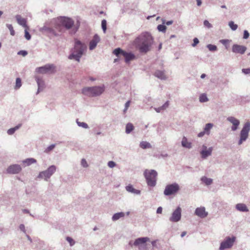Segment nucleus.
I'll return each instance as SVG.
<instances>
[{"instance_id": "obj_1", "label": "nucleus", "mask_w": 250, "mask_h": 250, "mask_svg": "<svg viewBox=\"0 0 250 250\" xmlns=\"http://www.w3.org/2000/svg\"><path fill=\"white\" fill-rule=\"evenodd\" d=\"M74 24V21L70 18L61 17L56 21L54 28H48L46 29L48 36L50 37L59 36L63 31L64 27L70 29Z\"/></svg>"}, {"instance_id": "obj_2", "label": "nucleus", "mask_w": 250, "mask_h": 250, "mask_svg": "<svg viewBox=\"0 0 250 250\" xmlns=\"http://www.w3.org/2000/svg\"><path fill=\"white\" fill-rule=\"evenodd\" d=\"M153 42V38L148 32L142 33L134 41L135 44L142 53H146L150 50Z\"/></svg>"}, {"instance_id": "obj_3", "label": "nucleus", "mask_w": 250, "mask_h": 250, "mask_svg": "<svg viewBox=\"0 0 250 250\" xmlns=\"http://www.w3.org/2000/svg\"><path fill=\"white\" fill-rule=\"evenodd\" d=\"M86 49V46L78 40H75L74 51L70 55L69 59H74L79 62L80 59L83 54L84 50Z\"/></svg>"}, {"instance_id": "obj_4", "label": "nucleus", "mask_w": 250, "mask_h": 250, "mask_svg": "<svg viewBox=\"0 0 250 250\" xmlns=\"http://www.w3.org/2000/svg\"><path fill=\"white\" fill-rule=\"evenodd\" d=\"M104 91V85L101 86L87 87L83 88L82 90V93L84 95L94 97L100 95Z\"/></svg>"}, {"instance_id": "obj_5", "label": "nucleus", "mask_w": 250, "mask_h": 250, "mask_svg": "<svg viewBox=\"0 0 250 250\" xmlns=\"http://www.w3.org/2000/svg\"><path fill=\"white\" fill-rule=\"evenodd\" d=\"M148 186L154 187L156 183L157 172L154 170L146 169L144 173Z\"/></svg>"}, {"instance_id": "obj_6", "label": "nucleus", "mask_w": 250, "mask_h": 250, "mask_svg": "<svg viewBox=\"0 0 250 250\" xmlns=\"http://www.w3.org/2000/svg\"><path fill=\"white\" fill-rule=\"evenodd\" d=\"M113 54L116 56L119 57L120 55H122L125 58V61L126 62H128L129 61L133 60L135 59V55L132 53H127L120 48L115 49L113 51Z\"/></svg>"}, {"instance_id": "obj_7", "label": "nucleus", "mask_w": 250, "mask_h": 250, "mask_svg": "<svg viewBox=\"0 0 250 250\" xmlns=\"http://www.w3.org/2000/svg\"><path fill=\"white\" fill-rule=\"evenodd\" d=\"M180 190V187L178 184L173 183L167 185L164 191L165 195L169 196L175 195Z\"/></svg>"}, {"instance_id": "obj_8", "label": "nucleus", "mask_w": 250, "mask_h": 250, "mask_svg": "<svg viewBox=\"0 0 250 250\" xmlns=\"http://www.w3.org/2000/svg\"><path fill=\"white\" fill-rule=\"evenodd\" d=\"M250 130V123L247 122L245 124L240 132V139L238 144L240 145L243 141H245L248 138L249 132Z\"/></svg>"}, {"instance_id": "obj_9", "label": "nucleus", "mask_w": 250, "mask_h": 250, "mask_svg": "<svg viewBox=\"0 0 250 250\" xmlns=\"http://www.w3.org/2000/svg\"><path fill=\"white\" fill-rule=\"evenodd\" d=\"M56 168L55 166H51L48 167V168L43 171L40 173L39 177L41 178H43L45 180H47L50 176L55 172Z\"/></svg>"}, {"instance_id": "obj_10", "label": "nucleus", "mask_w": 250, "mask_h": 250, "mask_svg": "<svg viewBox=\"0 0 250 250\" xmlns=\"http://www.w3.org/2000/svg\"><path fill=\"white\" fill-rule=\"evenodd\" d=\"M235 240V237H232V238H230L229 237H227L224 241L221 243L219 248L220 250H223L226 249L231 248Z\"/></svg>"}, {"instance_id": "obj_11", "label": "nucleus", "mask_w": 250, "mask_h": 250, "mask_svg": "<svg viewBox=\"0 0 250 250\" xmlns=\"http://www.w3.org/2000/svg\"><path fill=\"white\" fill-rule=\"evenodd\" d=\"M181 218V208L178 207L172 213L169 220L172 222H177L180 220Z\"/></svg>"}, {"instance_id": "obj_12", "label": "nucleus", "mask_w": 250, "mask_h": 250, "mask_svg": "<svg viewBox=\"0 0 250 250\" xmlns=\"http://www.w3.org/2000/svg\"><path fill=\"white\" fill-rule=\"evenodd\" d=\"M247 50V47L243 45L234 44L232 47V51L235 53L243 54Z\"/></svg>"}, {"instance_id": "obj_13", "label": "nucleus", "mask_w": 250, "mask_h": 250, "mask_svg": "<svg viewBox=\"0 0 250 250\" xmlns=\"http://www.w3.org/2000/svg\"><path fill=\"white\" fill-rule=\"evenodd\" d=\"M21 170V167L19 165H12L7 169V172L10 174H17Z\"/></svg>"}, {"instance_id": "obj_14", "label": "nucleus", "mask_w": 250, "mask_h": 250, "mask_svg": "<svg viewBox=\"0 0 250 250\" xmlns=\"http://www.w3.org/2000/svg\"><path fill=\"white\" fill-rule=\"evenodd\" d=\"M38 72L41 73H52L54 71V67L53 65H46L38 68Z\"/></svg>"}, {"instance_id": "obj_15", "label": "nucleus", "mask_w": 250, "mask_h": 250, "mask_svg": "<svg viewBox=\"0 0 250 250\" xmlns=\"http://www.w3.org/2000/svg\"><path fill=\"white\" fill-rule=\"evenodd\" d=\"M202 147L203 150L201 151V156L202 158L205 159L211 154L212 147H209L207 149V146L205 145H203Z\"/></svg>"}, {"instance_id": "obj_16", "label": "nucleus", "mask_w": 250, "mask_h": 250, "mask_svg": "<svg viewBox=\"0 0 250 250\" xmlns=\"http://www.w3.org/2000/svg\"><path fill=\"white\" fill-rule=\"evenodd\" d=\"M195 214L201 218H205L208 215V212L206 211L204 207L198 208L196 209Z\"/></svg>"}, {"instance_id": "obj_17", "label": "nucleus", "mask_w": 250, "mask_h": 250, "mask_svg": "<svg viewBox=\"0 0 250 250\" xmlns=\"http://www.w3.org/2000/svg\"><path fill=\"white\" fill-rule=\"evenodd\" d=\"M227 119L233 125L231 127L232 130H236L240 124L239 121L233 117H229Z\"/></svg>"}, {"instance_id": "obj_18", "label": "nucleus", "mask_w": 250, "mask_h": 250, "mask_svg": "<svg viewBox=\"0 0 250 250\" xmlns=\"http://www.w3.org/2000/svg\"><path fill=\"white\" fill-rule=\"evenodd\" d=\"M100 42V38L97 35H95L93 39L90 41L89 43V49L90 50H93L94 49L97 43Z\"/></svg>"}, {"instance_id": "obj_19", "label": "nucleus", "mask_w": 250, "mask_h": 250, "mask_svg": "<svg viewBox=\"0 0 250 250\" xmlns=\"http://www.w3.org/2000/svg\"><path fill=\"white\" fill-rule=\"evenodd\" d=\"M16 20L18 23L23 27L27 28V25L26 24V20L22 18L20 15H17L16 16Z\"/></svg>"}, {"instance_id": "obj_20", "label": "nucleus", "mask_w": 250, "mask_h": 250, "mask_svg": "<svg viewBox=\"0 0 250 250\" xmlns=\"http://www.w3.org/2000/svg\"><path fill=\"white\" fill-rule=\"evenodd\" d=\"M149 240V238L147 237H142L139 238L135 241L134 245L135 246H138L141 244H144Z\"/></svg>"}, {"instance_id": "obj_21", "label": "nucleus", "mask_w": 250, "mask_h": 250, "mask_svg": "<svg viewBox=\"0 0 250 250\" xmlns=\"http://www.w3.org/2000/svg\"><path fill=\"white\" fill-rule=\"evenodd\" d=\"M236 209L240 211L243 212H247L249 211L248 208H247L246 205L244 204H238L236 205Z\"/></svg>"}, {"instance_id": "obj_22", "label": "nucleus", "mask_w": 250, "mask_h": 250, "mask_svg": "<svg viewBox=\"0 0 250 250\" xmlns=\"http://www.w3.org/2000/svg\"><path fill=\"white\" fill-rule=\"evenodd\" d=\"M155 76L159 79L164 80L166 79V76L163 71L157 70L155 72Z\"/></svg>"}, {"instance_id": "obj_23", "label": "nucleus", "mask_w": 250, "mask_h": 250, "mask_svg": "<svg viewBox=\"0 0 250 250\" xmlns=\"http://www.w3.org/2000/svg\"><path fill=\"white\" fill-rule=\"evenodd\" d=\"M182 145L183 147L190 148L191 147V144L188 141L187 139L184 137L182 141Z\"/></svg>"}, {"instance_id": "obj_24", "label": "nucleus", "mask_w": 250, "mask_h": 250, "mask_svg": "<svg viewBox=\"0 0 250 250\" xmlns=\"http://www.w3.org/2000/svg\"><path fill=\"white\" fill-rule=\"evenodd\" d=\"M140 146L143 149L151 148V145L149 143L146 141L141 142Z\"/></svg>"}, {"instance_id": "obj_25", "label": "nucleus", "mask_w": 250, "mask_h": 250, "mask_svg": "<svg viewBox=\"0 0 250 250\" xmlns=\"http://www.w3.org/2000/svg\"><path fill=\"white\" fill-rule=\"evenodd\" d=\"M126 189L127 191L129 192H131L136 194H139L140 193V190L134 189L131 185L126 186Z\"/></svg>"}, {"instance_id": "obj_26", "label": "nucleus", "mask_w": 250, "mask_h": 250, "mask_svg": "<svg viewBox=\"0 0 250 250\" xmlns=\"http://www.w3.org/2000/svg\"><path fill=\"white\" fill-rule=\"evenodd\" d=\"M125 216V213L124 212H119L115 213L112 217V220L113 221H116L118 220L119 218L121 217H123Z\"/></svg>"}, {"instance_id": "obj_27", "label": "nucleus", "mask_w": 250, "mask_h": 250, "mask_svg": "<svg viewBox=\"0 0 250 250\" xmlns=\"http://www.w3.org/2000/svg\"><path fill=\"white\" fill-rule=\"evenodd\" d=\"M134 126L132 124L128 123L126 125L125 132L127 134L130 133L134 129Z\"/></svg>"}, {"instance_id": "obj_28", "label": "nucleus", "mask_w": 250, "mask_h": 250, "mask_svg": "<svg viewBox=\"0 0 250 250\" xmlns=\"http://www.w3.org/2000/svg\"><path fill=\"white\" fill-rule=\"evenodd\" d=\"M201 180L205 183L207 185H209L212 183V180L210 178H208L205 176L201 178Z\"/></svg>"}, {"instance_id": "obj_29", "label": "nucleus", "mask_w": 250, "mask_h": 250, "mask_svg": "<svg viewBox=\"0 0 250 250\" xmlns=\"http://www.w3.org/2000/svg\"><path fill=\"white\" fill-rule=\"evenodd\" d=\"M36 162V160L33 158H28L23 161V163L26 164L27 166H29L33 163H35Z\"/></svg>"}, {"instance_id": "obj_30", "label": "nucleus", "mask_w": 250, "mask_h": 250, "mask_svg": "<svg viewBox=\"0 0 250 250\" xmlns=\"http://www.w3.org/2000/svg\"><path fill=\"white\" fill-rule=\"evenodd\" d=\"M213 126V125L211 123H208L206 124L205 127L204 128V131L206 132V134L208 135L209 134V130Z\"/></svg>"}, {"instance_id": "obj_31", "label": "nucleus", "mask_w": 250, "mask_h": 250, "mask_svg": "<svg viewBox=\"0 0 250 250\" xmlns=\"http://www.w3.org/2000/svg\"><path fill=\"white\" fill-rule=\"evenodd\" d=\"M20 126H21V125H17V126H15V127L11 128L8 129V131H7V133L9 135L13 134L16 130H17L19 128V127Z\"/></svg>"}, {"instance_id": "obj_32", "label": "nucleus", "mask_w": 250, "mask_h": 250, "mask_svg": "<svg viewBox=\"0 0 250 250\" xmlns=\"http://www.w3.org/2000/svg\"><path fill=\"white\" fill-rule=\"evenodd\" d=\"M168 105H169L168 102L167 101V102H166L165 103V104L163 106H162L160 107H159L158 108L156 109V111L158 112H160V111L161 110H164V109H166L168 106Z\"/></svg>"}, {"instance_id": "obj_33", "label": "nucleus", "mask_w": 250, "mask_h": 250, "mask_svg": "<svg viewBox=\"0 0 250 250\" xmlns=\"http://www.w3.org/2000/svg\"><path fill=\"white\" fill-rule=\"evenodd\" d=\"M199 100L200 102L202 103L207 102L208 101V99L206 95L205 94H203L200 96Z\"/></svg>"}, {"instance_id": "obj_34", "label": "nucleus", "mask_w": 250, "mask_h": 250, "mask_svg": "<svg viewBox=\"0 0 250 250\" xmlns=\"http://www.w3.org/2000/svg\"><path fill=\"white\" fill-rule=\"evenodd\" d=\"M21 86V81L19 78L16 79L15 88L18 89Z\"/></svg>"}, {"instance_id": "obj_35", "label": "nucleus", "mask_w": 250, "mask_h": 250, "mask_svg": "<svg viewBox=\"0 0 250 250\" xmlns=\"http://www.w3.org/2000/svg\"><path fill=\"white\" fill-rule=\"evenodd\" d=\"M229 27H230V28L232 30H236L238 27L237 25L236 24H234V23L232 21H229Z\"/></svg>"}, {"instance_id": "obj_36", "label": "nucleus", "mask_w": 250, "mask_h": 250, "mask_svg": "<svg viewBox=\"0 0 250 250\" xmlns=\"http://www.w3.org/2000/svg\"><path fill=\"white\" fill-rule=\"evenodd\" d=\"M220 42L226 46L227 49H228V45L230 42V41L229 40H221Z\"/></svg>"}, {"instance_id": "obj_37", "label": "nucleus", "mask_w": 250, "mask_h": 250, "mask_svg": "<svg viewBox=\"0 0 250 250\" xmlns=\"http://www.w3.org/2000/svg\"><path fill=\"white\" fill-rule=\"evenodd\" d=\"M157 29L159 31L165 32L167 29V27L165 25L163 24H160L158 26Z\"/></svg>"}, {"instance_id": "obj_38", "label": "nucleus", "mask_w": 250, "mask_h": 250, "mask_svg": "<svg viewBox=\"0 0 250 250\" xmlns=\"http://www.w3.org/2000/svg\"><path fill=\"white\" fill-rule=\"evenodd\" d=\"M77 124L79 126H81V127H82L83 128H87L88 127V125L86 123H85L80 122H79L77 120Z\"/></svg>"}, {"instance_id": "obj_39", "label": "nucleus", "mask_w": 250, "mask_h": 250, "mask_svg": "<svg viewBox=\"0 0 250 250\" xmlns=\"http://www.w3.org/2000/svg\"><path fill=\"white\" fill-rule=\"evenodd\" d=\"M7 27L10 30V34L12 36H14L15 35V31H14V30L13 29L12 25L11 24H7Z\"/></svg>"}, {"instance_id": "obj_40", "label": "nucleus", "mask_w": 250, "mask_h": 250, "mask_svg": "<svg viewBox=\"0 0 250 250\" xmlns=\"http://www.w3.org/2000/svg\"><path fill=\"white\" fill-rule=\"evenodd\" d=\"M28 27H27V28H25V38L27 40H29L31 39V36L29 32H28Z\"/></svg>"}, {"instance_id": "obj_41", "label": "nucleus", "mask_w": 250, "mask_h": 250, "mask_svg": "<svg viewBox=\"0 0 250 250\" xmlns=\"http://www.w3.org/2000/svg\"><path fill=\"white\" fill-rule=\"evenodd\" d=\"M208 49L211 51H216L217 50L216 46L212 44H208L207 45Z\"/></svg>"}, {"instance_id": "obj_42", "label": "nucleus", "mask_w": 250, "mask_h": 250, "mask_svg": "<svg viewBox=\"0 0 250 250\" xmlns=\"http://www.w3.org/2000/svg\"><path fill=\"white\" fill-rule=\"evenodd\" d=\"M102 27L104 32H105L106 30V21L105 20H103L102 21Z\"/></svg>"}, {"instance_id": "obj_43", "label": "nucleus", "mask_w": 250, "mask_h": 250, "mask_svg": "<svg viewBox=\"0 0 250 250\" xmlns=\"http://www.w3.org/2000/svg\"><path fill=\"white\" fill-rule=\"evenodd\" d=\"M55 146V145H50V146H49L48 147H47L45 149L44 152H46V153L49 152L50 151H51L52 150H53L54 149Z\"/></svg>"}, {"instance_id": "obj_44", "label": "nucleus", "mask_w": 250, "mask_h": 250, "mask_svg": "<svg viewBox=\"0 0 250 250\" xmlns=\"http://www.w3.org/2000/svg\"><path fill=\"white\" fill-rule=\"evenodd\" d=\"M66 240L69 243L70 246H73L75 244V241L70 237H66Z\"/></svg>"}, {"instance_id": "obj_45", "label": "nucleus", "mask_w": 250, "mask_h": 250, "mask_svg": "<svg viewBox=\"0 0 250 250\" xmlns=\"http://www.w3.org/2000/svg\"><path fill=\"white\" fill-rule=\"evenodd\" d=\"M204 24L205 26L209 28L212 27L211 24L209 22V21L207 20H205L204 22Z\"/></svg>"}, {"instance_id": "obj_46", "label": "nucleus", "mask_w": 250, "mask_h": 250, "mask_svg": "<svg viewBox=\"0 0 250 250\" xmlns=\"http://www.w3.org/2000/svg\"><path fill=\"white\" fill-rule=\"evenodd\" d=\"M81 164L84 167H88V165L86 160L84 159H83L81 161Z\"/></svg>"}, {"instance_id": "obj_47", "label": "nucleus", "mask_w": 250, "mask_h": 250, "mask_svg": "<svg viewBox=\"0 0 250 250\" xmlns=\"http://www.w3.org/2000/svg\"><path fill=\"white\" fill-rule=\"evenodd\" d=\"M116 165V164L113 161H109L108 163V166L111 168L114 167Z\"/></svg>"}, {"instance_id": "obj_48", "label": "nucleus", "mask_w": 250, "mask_h": 250, "mask_svg": "<svg viewBox=\"0 0 250 250\" xmlns=\"http://www.w3.org/2000/svg\"><path fill=\"white\" fill-rule=\"evenodd\" d=\"M19 55H21L22 56H25L27 54V52L24 50H21L19 51L18 53Z\"/></svg>"}, {"instance_id": "obj_49", "label": "nucleus", "mask_w": 250, "mask_h": 250, "mask_svg": "<svg viewBox=\"0 0 250 250\" xmlns=\"http://www.w3.org/2000/svg\"><path fill=\"white\" fill-rule=\"evenodd\" d=\"M242 72L245 74H248L250 73V68H244L242 69Z\"/></svg>"}, {"instance_id": "obj_50", "label": "nucleus", "mask_w": 250, "mask_h": 250, "mask_svg": "<svg viewBox=\"0 0 250 250\" xmlns=\"http://www.w3.org/2000/svg\"><path fill=\"white\" fill-rule=\"evenodd\" d=\"M249 37V33L247 30H245L244 32V36L243 38L245 39H247Z\"/></svg>"}, {"instance_id": "obj_51", "label": "nucleus", "mask_w": 250, "mask_h": 250, "mask_svg": "<svg viewBox=\"0 0 250 250\" xmlns=\"http://www.w3.org/2000/svg\"><path fill=\"white\" fill-rule=\"evenodd\" d=\"M199 42L198 39L196 38H195L193 39V43H192V45L194 47L199 43Z\"/></svg>"}, {"instance_id": "obj_52", "label": "nucleus", "mask_w": 250, "mask_h": 250, "mask_svg": "<svg viewBox=\"0 0 250 250\" xmlns=\"http://www.w3.org/2000/svg\"><path fill=\"white\" fill-rule=\"evenodd\" d=\"M130 101H127L125 104V111L127 109V108H128V107L129 106V105H130Z\"/></svg>"}, {"instance_id": "obj_53", "label": "nucleus", "mask_w": 250, "mask_h": 250, "mask_svg": "<svg viewBox=\"0 0 250 250\" xmlns=\"http://www.w3.org/2000/svg\"><path fill=\"white\" fill-rule=\"evenodd\" d=\"M205 133H206V132L205 131L201 132L198 134V136L199 137H201L203 136Z\"/></svg>"}, {"instance_id": "obj_54", "label": "nucleus", "mask_w": 250, "mask_h": 250, "mask_svg": "<svg viewBox=\"0 0 250 250\" xmlns=\"http://www.w3.org/2000/svg\"><path fill=\"white\" fill-rule=\"evenodd\" d=\"M162 212V208L161 207H159L157 209V213H161Z\"/></svg>"}, {"instance_id": "obj_55", "label": "nucleus", "mask_w": 250, "mask_h": 250, "mask_svg": "<svg viewBox=\"0 0 250 250\" xmlns=\"http://www.w3.org/2000/svg\"><path fill=\"white\" fill-rule=\"evenodd\" d=\"M20 228L21 230L24 231V226L23 225H22V224L20 226Z\"/></svg>"}, {"instance_id": "obj_56", "label": "nucleus", "mask_w": 250, "mask_h": 250, "mask_svg": "<svg viewBox=\"0 0 250 250\" xmlns=\"http://www.w3.org/2000/svg\"><path fill=\"white\" fill-rule=\"evenodd\" d=\"M172 23H173V21H168L166 22V24L167 25H169L172 24Z\"/></svg>"}, {"instance_id": "obj_57", "label": "nucleus", "mask_w": 250, "mask_h": 250, "mask_svg": "<svg viewBox=\"0 0 250 250\" xmlns=\"http://www.w3.org/2000/svg\"><path fill=\"white\" fill-rule=\"evenodd\" d=\"M197 4L198 6H200L202 4V1L201 0H196Z\"/></svg>"}, {"instance_id": "obj_58", "label": "nucleus", "mask_w": 250, "mask_h": 250, "mask_svg": "<svg viewBox=\"0 0 250 250\" xmlns=\"http://www.w3.org/2000/svg\"><path fill=\"white\" fill-rule=\"evenodd\" d=\"M186 234H187L186 231H183L182 232L181 236L182 237H183L184 236H185L186 235Z\"/></svg>"}, {"instance_id": "obj_59", "label": "nucleus", "mask_w": 250, "mask_h": 250, "mask_svg": "<svg viewBox=\"0 0 250 250\" xmlns=\"http://www.w3.org/2000/svg\"><path fill=\"white\" fill-rule=\"evenodd\" d=\"M205 77H206V75H205V74H202V75H201V78L202 79L204 78Z\"/></svg>"}, {"instance_id": "obj_60", "label": "nucleus", "mask_w": 250, "mask_h": 250, "mask_svg": "<svg viewBox=\"0 0 250 250\" xmlns=\"http://www.w3.org/2000/svg\"><path fill=\"white\" fill-rule=\"evenodd\" d=\"M90 80H91V81H95V79H93V78H90Z\"/></svg>"}, {"instance_id": "obj_61", "label": "nucleus", "mask_w": 250, "mask_h": 250, "mask_svg": "<svg viewBox=\"0 0 250 250\" xmlns=\"http://www.w3.org/2000/svg\"><path fill=\"white\" fill-rule=\"evenodd\" d=\"M2 12L1 11H0V17L2 15Z\"/></svg>"}, {"instance_id": "obj_62", "label": "nucleus", "mask_w": 250, "mask_h": 250, "mask_svg": "<svg viewBox=\"0 0 250 250\" xmlns=\"http://www.w3.org/2000/svg\"><path fill=\"white\" fill-rule=\"evenodd\" d=\"M161 47H162V44H160V45H159V49H161Z\"/></svg>"}, {"instance_id": "obj_63", "label": "nucleus", "mask_w": 250, "mask_h": 250, "mask_svg": "<svg viewBox=\"0 0 250 250\" xmlns=\"http://www.w3.org/2000/svg\"><path fill=\"white\" fill-rule=\"evenodd\" d=\"M222 8H225V7H226V6H222Z\"/></svg>"}, {"instance_id": "obj_64", "label": "nucleus", "mask_w": 250, "mask_h": 250, "mask_svg": "<svg viewBox=\"0 0 250 250\" xmlns=\"http://www.w3.org/2000/svg\"><path fill=\"white\" fill-rule=\"evenodd\" d=\"M249 55H250V53L249 54Z\"/></svg>"}]
</instances>
